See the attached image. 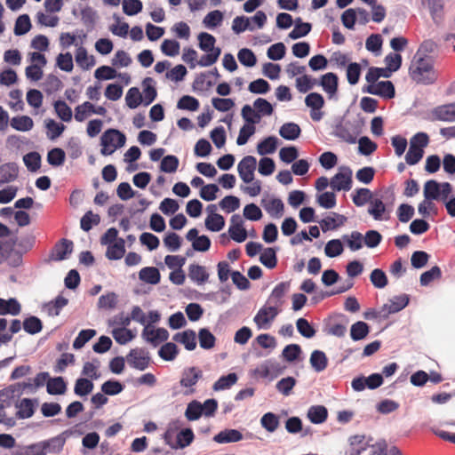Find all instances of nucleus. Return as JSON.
<instances>
[{
  "label": "nucleus",
  "mask_w": 455,
  "mask_h": 455,
  "mask_svg": "<svg viewBox=\"0 0 455 455\" xmlns=\"http://www.w3.org/2000/svg\"><path fill=\"white\" fill-rule=\"evenodd\" d=\"M369 325L363 321H358L351 325L350 337L354 341L362 340L369 334Z\"/></svg>",
  "instance_id": "35"
},
{
  "label": "nucleus",
  "mask_w": 455,
  "mask_h": 455,
  "mask_svg": "<svg viewBox=\"0 0 455 455\" xmlns=\"http://www.w3.org/2000/svg\"><path fill=\"white\" fill-rule=\"evenodd\" d=\"M158 355L162 359L165 361H172L178 355V347L176 344L172 342H167L160 347Z\"/></svg>",
  "instance_id": "63"
},
{
  "label": "nucleus",
  "mask_w": 455,
  "mask_h": 455,
  "mask_svg": "<svg viewBox=\"0 0 455 455\" xmlns=\"http://www.w3.org/2000/svg\"><path fill=\"white\" fill-rule=\"evenodd\" d=\"M297 381L293 377H286L277 381L275 385L276 390L282 395L288 396L295 387Z\"/></svg>",
  "instance_id": "62"
},
{
  "label": "nucleus",
  "mask_w": 455,
  "mask_h": 455,
  "mask_svg": "<svg viewBox=\"0 0 455 455\" xmlns=\"http://www.w3.org/2000/svg\"><path fill=\"white\" fill-rule=\"evenodd\" d=\"M199 47L204 52H213L218 47H214L216 43L215 37L206 32H202L198 35Z\"/></svg>",
  "instance_id": "60"
},
{
  "label": "nucleus",
  "mask_w": 455,
  "mask_h": 455,
  "mask_svg": "<svg viewBox=\"0 0 455 455\" xmlns=\"http://www.w3.org/2000/svg\"><path fill=\"white\" fill-rule=\"evenodd\" d=\"M409 296L407 294H402L395 296L389 299L388 304H385L381 309L380 314H383V317L387 318L389 315L397 313L403 309L409 303Z\"/></svg>",
  "instance_id": "8"
},
{
  "label": "nucleus",
  "mask_w": 455,
  "mask_h": 455,
  "mask_svg": "<svg viewBox=\"0 0 455 455\" xmlns=\"http://www.w3.org/2000/svg\"><path fill=\"white\" fill-rule=\"evenodd\" d=\"M11 126L19 132H28L34 126L32 118L28 116H18L11 119Z\"/></svg>",
  "instance_id": "31"
},
{
  "label": "nucleus",
  "mask_w": 455,
  "mask_h": 455,
  "mask_svg": "<svg viewBox=\"0 0 455 455\" xmlns=\"http://www.w3.org/2000/svg\"><path fill=\"white\" fill-rule=\"evenodd\" d=\"M342 240L352 251H359L363 246V235L358 231H353L350 235H344Z\"/></svg>",
  "instance_id": "32"
},
{
  "label": "nucleus",
  "mask_w": 455,
  "mask_h": 455,
  "mask_svg": "<svg viewBox=\"0 0 455 455\" xmlns=\"http://www.w3.org/2000/svg\"><path fill=\"white\" fill-rule=\"evenodd\" d=\"M237 375L235 372L221 376L212 386L214 391H222L230 388L237 382Z\"/></svg>",
  "instance_id": "40"
},
{
  "label": "nucleus",
  "mask_w": 455,
  "mask_h": 455,
  "mask_svg": "<svg viewBox=\"0 0 455 455\" xmlns=\"http://www.w3.org/2000/svg\"><path fill=\"white\" fill-rule=\"evenodd\" d=\"M368 213L375 220H387L389 218V216H384L385 213L389 214V211H387V205L383 201V197H381V198L372 197V199L370 201Z\"/></svg>",
  "instance_id": "13"
},
{
  "label": "nucleus",
  "mask_w": 455,
  "mask_h": 455,
  "mask_svg": "<svg viewBox=\"0 0 455 455\" xmlns=\"http://www.w3.org/2000/svg\"><path fill=\"white\" fill-rule=\"evenodd\" d=\"M203 416L202 403L196 400H193L188 403L185 417L189 421H195Z\"/></svg>",
  "instance_id": "45"
},
{
  "label": "nucleus",
  "mask_w": 455,
  "mask_h": 455,
  "mask_svg": "<svg viewBox=\"0 0 455 455\" xmlns=\"http://www.w3.org/2000/svg\"><path fill=\"white\" fill-rule=\"evenodd\" d=\"M150 82H152V78L150 77H147L143 81L144 89L142 102L144 103L145 106H148L149 104H151L157 95L156 88L148 84Z\"/></svg>",
  "instance_id": "53"
},
{
  "label": "nucleus",
  "mask_w": 455,
  "mask_h": 455,
  "mask_svg": "<svg viewBox=\"0 0 455 455\" xmlns=\"http://www.w3.org/2000/svg\"><path fill=\"white\" fill-rule=\"evenodd\" d=\"M126 141L125 135L116 129H108L103 132L100 138L101 146H111L112 148H122Z\"/></svg>",
  "instance_id": "9"
},
{
  "label": "nucleus",
  "mask_w": 455,
  "mask_h": 455,
  "mask_svg": "<svg viewBox=\"0 0 455 455\" xmlns=\"http://www.w3.org/2000/svg\"><path fill=\"white\" fill-rule=\"evenodd\" d=\"M23 162L29 172H35L41 166V156L36 151L29 152L23 156Z\"/></svg>",
  "instance_id": "50"
},
{
  "label": "nucleus",
  "mask_w": 455,
  "mask_h": 455,
  "mask_svg": "<svg viewBox=\"0 0 455 455\" xmlns=\"http://www.w3.org/2000/svg\"><path fill=\"white\" fill-rule=\"evenodd\" d=\"M383 384V377L380 373H372L368 377L360 376L355 378L351 382L352 388L356 392L369 389H376Z\"/></svg>",
  "instance_id": "5"
},
{
  "label": "nucleus",
  "mask_w": 455,
  "mask_h": 455,
  "mask_svg": "<svg viewBox=\"0 0 455 455\" xmlns=\"http://www.w3.org/2000/svg\"><path fill=\"white\" fill-rule=\"evenodd\" d=\"M188 276L192 281L198 284H202L208 280L209 274L204 267L197 264H191L188 267Z\"/></svg>",
  "instance_id": "28"
},
{
  "label": "nucleus",
  "mask_w": 455,
  "mask_h": 455,
  "mask_svg": "<svg viewBox=\"0 0 455 455\" xmlns=\"http://www.w3.org/2000/svg\"><path fill=\"white\" fill-rule=\"evenodd\" d=\"M307 416L312 423L322 424L328 417V411L323 405H313L309 407Z\"/></svg>",
  "instance_id": "23"
},
{
  "label": "nucleus",
  "mask_w": 455,
  "mask_h": 455,
  "mask_svg": "<svg viewBox=\"0 0 455 455\" xmlns=\"http://www.w3.org/2000/svg\"><path fill=\"white\" fill-rule=\"evenodd\" d=\"M45 127L47 129V136L50 140H53L60 137L65 130V125L55 122L53 119H47L45 121Z\"/></svg>",
  "instance_id": "59"
},
{
  "label": "nucleus",
  "mask_w": 455,
  "mask_h": 455,
  "mask_svg": "<svg viewBox=\"0 0 455 455\" xmlns=\"http://www.w3.org/2000/svg\"><path fill=\"white\" fill-rule=\"evenodd\" d=\"M300 132V127L297 124L291 122L283 124L279 130L281 137L287 140H295L299 137Z\"/></svg>",
  "instance_id": "27"
},
{
  "label": "nucleus",
  "mask_w": 455,
  "mask_h": 455,
  "mask_svg": "<svg viewBox=\"0 0 455 455\" xmlns=\"http://www.w3.org/2000/svg\"><path fill=\"white\" fill-rule=\"evenodd\" d=\"M139 278L144 283L155 285L159 283L161 275L156 267H145L139 272Z\"/></svg>",
  "instance_id": "21"
},
{
  "label": "nucleus",
  "mask_w": 455,
  "mask_h": 455,
  "mask_svg": "<svg viewBox=\"0 0 455 455\" xmlns=\"http://www.w3.org/2000/svg\"><path fill=\"white\" fill-rule=\"evenodd\" d=\"M259 261L266 267L272 269L277 264L276 250L274 248H266L259 257Z\"/></svg>",
  "instance_id": "48"
},
{
  "label": "nucleus",
  "mask_w": 455,
  "mask_h": 455,
  "mask_svg": "<svg viewBox=\"0 0 455 455\" xmlns=\"http://www.w3.org/2000/svg\"><path fill=\"white\" fill-rule=\"evenodd\" d=\"M260 424L267 431L275 432L279 426V419L273 412L265 413L260 419Z\"/></svg>",
  "instance_id": "55"
},
{
  "label": "nucleus",
  "mask_w": 455,
  "mask_h": 455,
  "mask_svg": "<svg viewBox=\"0 0 455 455\" xmlns=\"http://www.w3.org/2000/svg\"><path fill=\"white\" fill-rule=\"evenodd\" d=\"M19 175V167L15 163H7L0 166V186L14 181Z\"/></svg>",
  "instance_id": "16"
},
{
  "label": "nucleus",
  "mask_w": 455,
  "mask_h": 455,
  "mask_svg": "<svg viewBox=\"0 0 455 455\" xmlns=\"http://www.w3.org/2000/svg\"><path fill=\"white\" fill-rule=\"evenodd\" d=\"M278 139L275 136H269L259 142L257 152L260 156L273 154L277 148Z\"/></svg>",
  "instance_id": "29"
},
{
  "label": "nucleus",
  "mask_w": 455,
  "mask_h": 455,
  "mask_svg": "<svg viewBox=\"0 0 455 455\" xmlns=\"http://www.w3.org/2000/svg\"><path fill=\"white\" fill-rule=\"evenodd\" d=\"M318 85L322 86L323 90L328 94L329 99H332L338 92V76L332 72L326 73L318 80Z\"/></svg>",
  "instance_id": "11"
},
{
  "label": "nucleus",
  "mask_w": 455,
  "mask_h": 455,
  "mask_svg": "<svg viewBox=\"0 0 455 455\" xmlns=\"http://www.w3.org/2000/svg\"><path fill=\"white\" fill-rule=\"evenodd\" d=\"M194 438L195 435L191 428L182 429L177 434L175 445H172V449H184L192 443Z\"/></svg>",
  "instance_id": "30"
},
{
  "label": "nucleus",
  "mask_w": 455,
  "mask_h": 455,
  "mask_svg": "<svg viewBox=\"0 0 455 455\" xmlns=\"http://www.w3.org/2000/svg\"><path fill=\"white\" fill-rule=\"evenodd\" d=\"M296 327L299 333L306 339H311L315 335V329L305 318H299L296 321Z\"/></svg>",
  "instance_id": "56"
},
{
  "label": "nucleus",
  "mask_w": 455,
  "mask_h": 455,
  "mask_svg": "<svg viewBox=\"0 0 455 455\" xmlns=\"http://www.w3.org/2000/svg\"><path fill=\"white\" fill-rule=\"evenodd\" d=\"M242 439V433L236 429L222 430L213 437V440L218 443H235Z\"/></svg>",
  "instance_id": "19"
},
{
  "label": "nucleus",
  "mask_w": 455,
  "mask_h": 455,
  "mask_svg": "<svg viewBox=\"0 0 455 455\" xmlns=\"http://www.w3.org/2000/svg\"><path fill=\"white\" fill-rule=\"evenodd\" d=\"M208 230L212 232L220 231L225 226V220L220 214H209L204 221Z\"/></svg>",
  "instance_id": "47"
},
{
  "label": "nucleus",
  "mask_w": 455,
  "mask_h": 455,
  "mask_svg": "<svg viewBox=\"0 0 455 455\" xmlns=\"http://www.w3.org/2000/svg\"><path fill=\"white\" fill-rule=\"evenodd\" d=\"M46 390L49 395H63L67 391V383L62 377L50 378L46 383Z\"/></svg>",
  "instance_id": "24"
},
{
  "label": "nucleus",
  "mask_w": 455,
  "mask_h": 455,
  "mask_svg": "<svg viewBox=\"0 0 455 455\" xmlns=\"http://www.w3.org/2000/svg\"><path fill=\"white\" fill-rule=\"evenodd\" d=\"M352 170L347 166H341L339 172L330 180V186L336 191H348L352 188Z\"/></svg>",
  "instance_id": "4"
},
{
  "label": "nucleus",
  "mask_w": 455,
  "mask_h": 455,
  "mask_svg": "<svg viewBox=\"0 0 455 455\" xmlns=\"http://www.w3.org/2000/svg\"><path fill=\"white\" fill-rule=\"evenodd\" d=\"M65 438L61 435H57L46 441H43L42 443L44 447V452L47 453H59L62 451L65 444Z\"/></svg>",
  "instance_id": "34"
},
{
  "label": "nucleus",
  "mask_w": 455,
  "mask_h": 455,
  "mask_svg": "<svg viewBox=\"0 0 455 455\" xmlns=\"http://www.w3.org/2000/svg\"><path fill=\"white\" fill-rule=\"evenodd\" d=\"M373 195L369 188H357L355 191V194L352 196L353 203L357 207L363 206L366 203L370 204V201L372 199Z\"/></svg>",
  "instance_id": "43"
},
{
  "label": "nucleus",
  "mask_w": 455,
  "mask_h": 455,
  "mask_svg": "<svg viewBox=\"0 0 455 455\" xmlns=\"http://www.w3.org/2000/svg\"><path fill=\"white\" fill-rule=\"evenodd\" d=\"M125 102L132 109L138 108L139 105L142 103V95L137 87H132L128 90L125 96Z\"/></svg>",
  "instance_id": "61"
},
{
  "label": "nucleus",
  "mask_w": 455,
  "mask_h": 455,
  "mask_svg": "<svg viewBox=\"0 0 455 455\" xmlns=\"http://www.w3.org/2000/svg\"><path fill=\"white\" fill-rule=\"evenodd\" d=\"M179 159L175 156L169 155L164 156L161 161L160 170L167 173L175 172L179 167Z\"/></svg>",
  "instance_id": "64"
},
{
  "label": "nucleus",
  "mask_w": 455,
  "mask_h": 455,
  "mask_svg": "<svg viewBox=\"0 0 455 455\" xmlns=\"http://www.w3.org/2000/svg\"><path fill=\"white\" fill-rule=\"evenodd\" d=\"M100 222V217L99 214H94L92 211L87 212L80 220L81 228L88 232L92 229L93 225H98Z\"/></svg>",
  "instance_id": "57"
},
{
  "label": "nucleus",
  "mask_w": 455,
  "mask_h": 455,
  "mask_svg": "<svg viewBox=\"0 0 455 455\" xmlns=\"http://www.w3.org/2000/svg\"><path fill=\"white\" fill-rule=\"evenodd\" d=\"M117 302L118 296L116 293L110 291L99 298L97 306L100 309L111 310L116 307Z\"/></svg>",
  "instance_id": "39"
},
{
  "label": "nucleus",
  "mask_w": 455,
  "mask_h": 455,
  "mask_svg": "<svg viewBox=\"0 0 455 455\" xmlns=\"http://www.w3.org/2000/svg\"><path fill=\"white\" fill-rule=\"evenodd\" d=\"M241 116L246 124L255 125L260 122L259 113L251 106L246 104L242 108Z\"/></svg>",
  "instance_id": "51"
},
{
  "label": "nucleus",
  "mask_w": 455,
  "mask_h": 455,
  "mask_svg": "<svg viewBox=\"0 0 455 455\" xmlns=\"http://www.w3.org/2000/svg\"><path fill=\"white\" fill-rule=\"evenodd\" d=\"M432 114L435 120L455 122V103L439 106L434 108Z\"/></svg>",
  "instance_id": "15"
},
{
  "label": "nucleus",
  "mask_w": 455,
  "mask_h": 455,
  "mask_svg": "<svg viewBox=\"0 0 455 455\" xmlns=\"http://www.w3.org/2000/svg\"><path fill=\"white\" fill-rule=\"evenodd\" d=\"M427 5L434 23L440 25L443 20V0H427Z\"/></svg>",
  "instance_id": "17"
},
{
  "label": "nucleus",
  "mask_w": 455,
  "mask_h": 455,
  "mask_svg": "<svg viewBox=\"0 0 455 455\" xmlns=\"http://www.w3.org/2000/svg\"><path fill=\"white\" fill-rule=\"evenodd\" d=\"M54 109L57 116L64 122H69L72 119V110L68 105L63 100H56L54 102Z\"/></svg>",
  "instance_id": "58"
},
{
  "label": "nucleus",
  "mask_w": 455,
  "mask_h": 455,
  "mask_svg": "<svg viewBox=\"0 0 455 455\" xmlns=\"http://www.w3.org/2000/svg\"><path fill=\"white\" fill-rule=\"evenodd\" d=\"M18 411L16 413L19 419H28L34 414V403L29 398H23L17 404Z\"/></svg>",
  "instance_id": "44"
},
{
  "label": "nucleus",
  "mask_w": 455,
  "mask_h": 455,
  "mask_svg": "<svg viewBox=\"0 0 455 455\" xmlns=\"http://www.w3.org/2000/svg\"><path fill=\"white\" fill-rule=\"evenodd\" d=\"M111 333L115 340L120 345L127 344L135 337L132 331L126 328H115Z\"/></svg>",
  "instance_id": "49"
},
{
  "label": "nucleus",
  "mask_w": 455,
  "mask_h": 455,
  "mask_svg": "<svg viewBox=\"0 0 455 455\" xmlns=\"http://www.w3.org/2000/svg\"><path fill=\"white\" fill-rule=\"evenodd\" d=\"M311 367L316 371H324L328 365V358L324 352L321 350H314L309 359Z\"/></svg>",
  "instance_id": "25"
},
{
  "label": "nucleus",
  "mask_w": 455,
  "mask_h": 455,
  "mask_svg": "<svg viewBox=\"0 0 455 455\" xmlns=\"http://www.w3.org/2000/svg\"><path fill=\"white\" fill-rule=\"evenodd\" d=\"M76 61L83 69H89L95 64L93 56H88L86 49L82 44L77 47Z\"/></svg>",
  "instance_id": "36"
},
{
  "label": "nucleus",
  "mask_w": 455,
  "mask_h": 455,
  "mask_svg": "<svg viewBox=\"0 0 455 455\" xmlns=\"http://www.w3.org/2000/svg\"><path fill=\"white\" fill-rule=\"evenodd\" d=\"M31 28L30 18L28 14L19 16L14 25V34L22 36L28 33Z\"/></svg>",
  "instance_id": "54"
},
{
  "label": "nucleus",
  "mask_w": 455,
  "mask_h": 455,
  "mask_svg": "<svg viewBox=\"0 0 455 455\" xmlns=\"http://www.w3.org/2000/svg\"><path fill=\"white\" fill-rule=\"evenodd\" d=\"M257 166V160L252 156H244L237 165L240 179L244 183H251L254 180V172Z\"/></svg>",
  "instance_id": "7"
},
{
  "label": "nucleus",
  "mask_w": 455,
  "mask_h": 455,
  "mask_svg": "<svg viewBox=\"0 0 455 455\" xmlns=\"http://www.w3.org/2000/svg\"><path fill=\"white\" fill-rule=\"evenodd\" d=\"M128 364L139 371L146 370L150 362L148 352L142 348H133L126 355Z\"/></svg>",
  "instance_id": "6"
},
{
  "label": "nucleus",
  "mask_w": 455,
  "mask_h": 455,
  "mask_svg": "<svg viewBox=\"0 0 455 455\" xmlns=\"http://www.w3.org/2000/svg\"><path fill=\"white\" fill-rule=\"evenodd\" d=\"M344 251L342 242L339 239H331L327 242L324 253L329 258L339 256Z\"/></svg>",
  "instance_id": "52"
},
{
  "label": "nucleus",
  "mask_w": 455,
  "mask_h": 455,
  "mask_svg": "<svg viewBox=\"0 0 455 455\" xmlns=\"http://www.w3.org/2000/svg\"><path fill=\"white\" fill-rule=\"evenodd\" d=\"M68 299L59 295L54 300L47 303L45 305V308L49 315L57 316L60 315L61 309L68 305Z\"/></svg>",
  "instance_id": "41"
},
{
  "label": "nucleus",
  "mask_w": 455,
  "mask_h": 455,
  "mask_svg": "<svg viewBox=\"0 0 455 455\" xmlns=\"http://www.w3.org/2000/svg\"><path fill=\"white\" fill-rule=\"evenodd\" d=\"M410 76L418 84H433L437 76L434 70L433 60L430 57H421L410 68Z\"/></svg>",
  "instance_id": "1"
},
{
  "label": "nucleus",
  "mask_w": 455,
  "mask_h": 455,
  "mask_svg": "<svg viewBox=\"0 0 455 455\" xmlns=\"http://www.w3.org/2000/svg\"><path fill=\"white\" fill-rule=\"evenodd\" d=\"M331 215L332 216H328L319 222L323 232H326L331 229H336L337 228L342 226L347 220V218L344 215L336 212H332Z\"/></svg>",
  "instance_id": "20"
},
{
  "label": "nucleus",
  "mask_w": 455,
  "mask_h": 455,
  "mask_svg": "<svg viewBox=\"0 0 455 455\" xmlns=\"http://www.w3.org/2000/svg\"><path fill=\"white\" fill-rule=\"evenodd\" d=\"M262 205L271 217L275 219L282 217L284 205L281 199L272 198L268 201L262 200Z\"/></svg>",
  "instance_id": "18"
},
{
  "label": "nucleus",
  "mask_w": 455,
  "mask_h": 455,
  "mask_svg": "<svg viewBox=\"0 0 455 455\" xmlns=\"http://www.w3.org/2000/svg\"><path fill=\"white\" fill-rule=\"evenodd\" d=\"M203 378V371L196 367L185 368L181 373L180 385L185 387L184 395H190L196 392L195 386Z\"/></svg>",
  "instance_id": "2"
},
{
  "label": "nucleus",
  "mask_w": 455,
  "mask_h": 455,
  "mask_svg": "<svg viewBox=\"0 0 455 455\" xmlns=\"http://www.w3.org/2000/svg\"><path fill=\"white\" fill-rule=\"evenodd\" d=\"M198 340L203 349L209 350L214 347L216 338L207 328H202L198 331Z\"/></svg>",
  "instance_id": "38"
},
{
  "label": "nucleus",
  "mask_w": 455,
  "mask_h": 455,
  "mask_svg": "<svg viewBox=\"0 0 455 455\" xmlns=\"http://www.w3.org/2000/svg\"><path fill=\"white\" fill-rule=\"evenodd\" d=\"M290 282H281L279 283L272 291L270 296L267 299V303L270 304L274 307H277L279 308L283 306L284 300L283 298L285 294L290 290Z\"/></svg>",
  "instance_id": "12"
},
{
  "label": "nucleus",
  "mask_w": 455,
  "mask_h": 455,
  "mask_svg": "<svg viewBox=\"0 0 455 455\" xmlns=\"http://www.w3.org/2000/svg\"><path fill=\"white\" fill-rule=\"evenodd\" d=\"M20 304L16 299L11 298L7 300L0 299V315L10 314L12 315H18L20 313Z\"/></svg>",
  "instance_id": "26"
},
{
  "label": "nucleus",
  "mask_w": 455,
  "mask_h": 455,
  "mask_svg": "<svg viewBox=\"0 0 455 455\" xmlns=\"http://www.w3.org/2000/svg\"><path fill=\"white\" fill-rule=\"evenodd\" d=\"M93 382L86 378L76 379L74 387V393L78 396H85L93 390Z\"/></svg>",
  "instance_id": "42"
},
{
  "label": "nucleus",
  "mask_w": 455,
  "mask_h": 455,
  "mask_svg": "<svg viewBox=\"0 0 455 455\" xmlns=\"http://www.w3.org/2000/svg\"><path fill=\"white\" fill-rule=\"evenodd\" d=\"M125 253V241L123 238H119L116 243L109 244L107 251L106 257L108 259L117 260L124 257Z\"/></svg>",
  "instance_id": "22"
},
{
  "label": "nucleus",
  "mask_w": 455,
  "mask_h": 455,
  "mask_svg": "<svg viewBox=\"0 0 455 455\" xmlns=\"http://www.w3.org/2000/svg\"><path fill=\"white\" fill-rule=\"evenodd\" d=\"M279 313L280 309L277 307L265 305L258 311L253 321L259 330H267Z\"/></svg>",
  "instance_id": "3"
},
{
  "label": "nucleus",
  "mask_w": 455,
  "mask_h": 455,
  "mask_svg": "<svg viewBox=\"0 0 455 455\" xmlns=\"http://www.w3.org/2000/svg\"><path fill=\"white\" fill-rule=\"evenodd\" d=\"M12 395L8 390L0 391V423H4L8 427H13L15 425V419L13 418H7L5 409L12 403Z\"/></svg>",
  "instance_id": "14"
},
{
  "label": "nucleus",
  "mask_w": 455,
  "mask_h": 455,
  "mask_svg": "<svg viewBox=\"0 0 455 455\" xmlns=\"http://www.w3.org/2000/svg\"><path fill=\"white\" fill-rule=\"evenodd\" d=\"M376 95L384 99H393L395 96V90L391 81H380L375 83Z\"/></svg>",
  "instance_id": "33"
},
{
  "label": "nucleus",
  "mask_w": 455,
  "mask_h": 455,
  "mask_svg": "<svg viewBox=\"0 0 455 455\" xmlns=\"http://www.w3.org/2000/svg\"><path fill=\"white\" fill-rule=\"evenodd\" d=\"M440 183L436 180H427L424 185V197L427 200H438L440 198Z\"/></svg>",
  "instance_id": "46"
},
{
  "label": "nucleus",
  "mask_w": 455,
  "mask_h": 455,
  "mask_svg": "<svg viewBox=\"0 0 455 455\" xmlns=\"http://www.w3.org/2000/svg\"><path fill=\"white\" fill-rule=\"evenodd\" d=\"M73 242L62 238L53 247L50 258L54 261H61L68 258L73 251Z\"/></svg>",
  "instance_id": "10"
},
{
  "label": "nucleus",
  "mask_w": 455,
  "mask_h": 455,
  "mask_svg": "<svg viewBox=\"0 0 455 455\" xmlns=\"http://www.w3.org/2000/svg\"><path fill=\"white\" fill-rule=\"evenodd\" d=\"M318 85V80L308 75H303L296 78V88L300 93H306Z\"/></svg>",
  "instance_id": "37"
}]
</instances>
